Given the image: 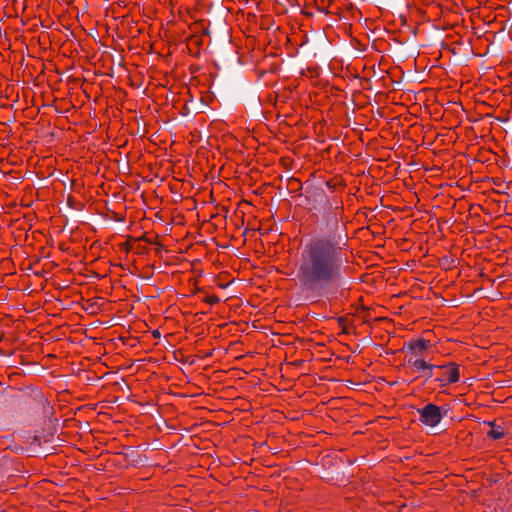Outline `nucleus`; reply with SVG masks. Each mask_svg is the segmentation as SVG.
<instances>
[{"instance_id":"obj_3","label":"nucleus","mask_w":512,"mask_h":512,"mask_svg":"<svg viewBox=\"0 0 512 512\" xmlns=\"http://www.w3.org/2000/svg\"><path fill=\"white\" fill-rule=\"evenodd\" d=\"M438 369L443 371L441 376L437 378L438 381L442 382V386L459 381V366L456 363L439 366Z\"/></svg>"},{"instance_id":"obj_8","label":"nucleus","mask_w":512,"mask_h":512,"mask_svg":"<svg viewBox=\"0 0 512 512\" xmlns=\"http://www.w3.org/2000/svg\"><path fill=\"white\" fill-rule=\"evenodd\" d=\"M218 301H219V298H218V297H216V296H210V297H208V298L206 299V302H208V303H210V304H214V303H216V302H218Z\"/></svg>"},{"instance_id":"obj_6","label":"nucleus","mask_w":512,"mask_h":512,"mask_svg":"<svg viewBox=\"0 0 512 512\" xmlns=\"http://www.w3.org/2000/svg\"><path fill=\"white\" fill-rule=\"evenodd\" d=\"M489 425L492 426V429L488 432V436L493 438V439H501L502 437H504L505 435V432H504V429L500 426H495L493 423H489Z\"/></svg>"},{"instance_id":"obj_7","label":"nucleus","mask_w":512,"mask_h":512,"mask_svg":"<svg viewBox=\"0 0 512 512\" xmlns=\"http://www.w3.org/2000/svg\"><path fill=\"white\" fill-rule=\"evenodd\" d=\"M439 366H435V365H432L430 364V368L429 369H426L424 372H423V377L425 378V380H428L430 379L431 377H433L434 375V369H438Z\"/></svg>"},{"instance_id":"obj_4","label":"nucleus","mask_w":512,"mask_h":512,"mask_svg":"<svg viewBox=\"0 0 512 512\" xmlns=\"http://www.w3.org/2000/svg\"><path fill=\"white\" fill-rule=\"evenodd\" d=\"M430 341L425 339H419L416 341H410L407 344L408 356L414 358H422L423 352L428 348Z\"/></svg>"},{"instance_id":"obj_5","label":"nucleus","mask_w":512,"mask_h":512,"mask_svg":"<svg viewBox=\"0 0 512 512\" xmlns=\"http://www.w3.org/2000/svg\"><path fill=\"white\" fill-rule=\"evenodd\" d=\"M407 363L414 372H424L426 369L430 368V364L423 358L408 357Z\"/></svg>"},{"instance_id":"obj_1","label":"nucleus","mask_w":512,"mask_h":512,"mask_svg":"<svg viewBox=\"0 0 512 512\" xmlns=\"http://www.w3.org/2000/svg\"><path fill=\"white\" fill-rule=\"evenodd\" d=\"M343 249L329 238H313L304 244L297 261L296 279L305 291L318 292L342 279Z\"/></svg>"},{"instance_id":"obj_2","label":"nucleus","mask_w":512,"mask_h":512,"mask_svg":"<svg viewBox=\"0 0 512 512\" xmlns=\"http://www.w3.org/2000/svg\"><path fill=\"white\" fill-rule=\"evenodd\" d=\"M418 412L420 415V421L430 427H435L438 425L445 415L442 413L440 407L431 403L427 404L422 409H419Z\"/></svg>"}]
</instances>
